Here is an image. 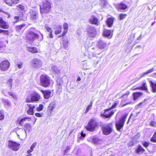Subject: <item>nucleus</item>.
I'll return each instance as SVG.
<instances>
[{"instance_id":"1","label":"nucleus","mask_w":156,"mask_h":156,"mask_svg":"<svg viewBox=\"0 0 156 156\" xmlns=\"http://www.w3.org/2000/svg\"><path fill=\"white\" fill-rule=\"evenodd\" d=\"M41 14L48 13L51 10V3L48 0L44 1L40 5Z\"/></svg>"},{"instance_id":"2","label":"nucleus","mask_w":156,"mask_h":156,"mask_svg":"<svg viewBox=\"0 0 156 156\" xmlns=\"http://www.w3.org/2000/svg\"><path fill=\"white\" fill-rule=\"evenodd\" d=\"M128 115V114H125L118 121L116 122L115 127L117 131L121 132L122 130V128Z\"/></svg>"},{"instance_id":"3","label":"nucleus","mask_w":156,"mask_h":156,"mask_svg":"<svg viewBox=\"0 0 156 156\" xmlns=\"http://www.w3.org/2000/svg\"><path fill=\"white\" fill-rule=\"evenodd\" d=\"M40 80L41 85L45 87H48L51 83L50 77L45 74L41 75Z\"/></svg>"},{"instance_id":"4","label":"nucleus","mask_w":156,"mask_h":156,"mask_svg":"<svg viewBox=\"0 0 156 156\" xmlns=\"http://www.w3.org/2000/svg\"><path fill=\"white\" fill-rule=\"evenodd\" d=\"M98 125L97 122L94 119H92L89 121L86 128L87 130L92 132L94 130Z\"/></svg>"},{"instance_id":"5","label":"nucleus","mask_w":156,"mask_h":156,"mask_svg":"<svg viewBox=\"0 0 156 156\" xmlns=\"http://www.w3.org/2000/svg\"><path fill=\"white\" fill-rule=\"evenodd\" d=\"M112 125L111 123L107 124L102 128L103 133L105 135L110 134L112 130Z\"/></svg>"},{"instance_id":"6","label":"nucleus","mask_w":156,"mask_h":156,"mask_svg":"<svg viewBox=\"0 0 156 156\" xmlns=\"http://www.w3.org/2000/svg\"><path fill=\"white\" fill-rule=\"evenodd\" d=\"M88 36L90 38L95 37L97 35L96 29L94 27L88 26L87 29Z\"/></svg>"},{"instance_id":"7","label":"nucleus","mask_w":156,"mask_h":156,"mask_svg":"<svg viewBox=\"0 0 156 156\" xmlns=\"http://www.w3.org/2000/svg\"><path fill=\"white\" fill-rule=\"evenodd\" d=\"M20 144L16 142L11 140L9 141L8 147L11 149L15 151H17L19 148Z\"/></svg>"},{"instance_id":"8","label":"nucleus","mask_w":156,"mask_h":156,"mask_svg":"<svg viewBox=\"0 0 156 156\" xmlns=\"http://www.w3.org/2000/svg\"><path fill=\"white\" fill-rule=\"evenodd\" d=\"M97 46L99 49L104 50L107 48V44L105 41L100 39L97 41Z\"/></svg>"},{"instance_id":"9","label":"nucleus","mask_w":156,"mask_h":156,"mask_svg":"<svg viewBox=\"0 0 156 156\" xmlns=\"http://www.w3.org/2000/svg\"><path fill=\"white\" fill-rule=\"evenodd\" d=\"M32 66L34 68H38L41 66L42 62L37 58H34L31 61Z\"/></svg>"},{"instance_id":"10","label":"nucleus","mask_w":156,"mask_h":156,"mask_svg":"<svg viewBox=\"0 0 156 156\" xmlns=\"http://www.w3.org/2000/svg\"><path fill=\"white\" fill-rule=\"evenodd\" d=\"M10 63L7 60L2 61L0 64V69L2 71L6 70L9 67Z\"/></svg>"},{"instance_id":"11","label":"nucleus","mask_w":156,"mask_h":156,"mask_svg":"<svg viewBox=\"0 0 156 156\" xmlns=\"http://www.w3.org/2000/svg\"><path fill=\"white\" fill-rule=\"evenodd\" d=\"M29 13L30 18L33 20L36 21L38 19V12L35 10H30Z\"/></svg>"},{"instance_id":"12","label":"nucleus","mask_w":156,"mask_h":156,"mask_svg":"<svg viewBox=\"0 0 156 156\" xmlns=\"http://www.w3.org/2000/svg\"><path fill=\"white\" fill-rule=\"evenodd\" d=\"M114 112L109 109L105 110L103 114H101V115L102 117L108 118L111 117L113 114Z\"/></svg>"},{"instance_id":"13","label":"nucleus","mask_w":156,"mask_h":156,"mask_svg":"<svg viewBox=\"0 0 156 156\" xmlns=\"http://www.w3.org/2000/svg\"><path fill=\"white\" fill-rule=\"evenodd\" d=\"M27 37L29 40L31 41H33L34 39H37L39 37L37 33H28Z\"/></svg>"},{"instance_id":"14","label":"nucleus","mask_w":156,"mask_h":156,"mask_svg":"<svg viewBox=\"0 0 156 156\" xmlns=\"http://www.w3.org/2000/svg\"><path fill=\"white\" fill-rule=\"evenodd\" d=\"M116 6L118 9L122 10H126L128 8L127 5L125 2L124 1L116 4Z\"/></svg>"},{"instance_id":"15","label":"nucleus","mask_w":156,"mask_h":156,"mask_svg":"<svg viewBox=\"0 0 156 156\" xmlns=\"http://www.w3.org/2000/svg\"><path fill=\"white\" fill-rule=\"evenodd\" d=\"M27 105L29 108L27 111V113L29 115H33L34 114V109L35 108V106L30 104H28Z\"/></svg>"},{"instance_id":"16","label":"nucleus","mask_w":156,"mask_h":156,"mask_svg":"<svg viewBox=\"0 0 156 156\" xmlns=\"http://www.w3.org/2000/svg\"><path fill=\"white\" fill-rule=\"evenodd\" d=\"M89 21L90 23H91L95 24L97 26H98L99 24L98 19L94 16H91Z\"/></svg>"},{"instance_id":"17","label":"nucleus","mask_w":156,"mask_h":156,"mask_svg":"<svg viewBox=\"0 0 156 156\" xmlns=\"http://www.w3.org/2000/svg\"><path fill=\"white\" fill-rule=\"evenodd\" d=\"M56 100L53 101L50 104V105L48 106V110L50 113H51L56 107Z\"/></svg>"},{"instance_id":"18","label":"nucleus","mask_w":156,"mask_h":156,"mask_svg":"<svg viewBox=\"0 0 156 156\" xmlns=\"http://www.w3.org/2000/svg\"><path fill=\"white\" fill-rule=\"evenodd\" d=\"M61 45L63 48L66 50L69 45V40L67 39L63 38Z\"/></svg>"},{"instance_id":"19","label":"nucleus","mask_w":156,"mask_h":156,"mask_svg":"<svg viewBox=\"0 0 156 156\" xmlns=\"http://www.w3.org/2000/svg\"><path fill=\"white\" fill-rule=\"evenodd\" d=\"M31 128V125L29 123H26L25 124L24 130L22 129V133L25 135L26 136H27L26 131H30Z\"/></svg>"},{"instance_id":"20","label":"nucleus","mask_w":156,"mask_h":156,"mask_svg":"<svg viewBox=\"0 0 156 156\" xmlns=\"http://www.w3.org/2000/svg\"><path fill=\"white\" fill-rule=\"evenodd\" d=\"M115 18L113 17L108 18L106 21V24L109 27H111L112 26Z\"/></svg>"},{"instance_id":"21","label":"nucleus","mask_w":156,"mask_h":156,"mask_svg":"<svg viewBox=\"0 0 156 156\" xmlns=\"http://www.w3.org/2000/svg\"><path fill=\"white\" fill-rule=\"evenodd\" d=\"M0 27L3 29H8L9 26L7 23L4 21L2 17H0Z\"/></svg>"},{"instance_id":"22","label":"nucleus","mask_w":156,"mask_h":156,"mask_svg":"<svg viewBox=\"0 0 156 156\" xmlns=\"http://www.w3.org/2000/svg\"><path fill=\"white\" fill-rule=\"evenodd\" d=\"M41 91L44 96V98L45 99H48L50 98L51 93L50 91L49 90H41Z\"/></svg>"},{"instance_id":"23","label":"nucleus","mask_w":156,"mask_h":156,"mask_svg":"<svg viewBox=\"0 0 156 156\" xmlns=\"http://www.w3.org/2000/svg\"><path fill=\"white\" fill-rule=\"evenodd\" d=\"M140 133H137L133 138L132 140L131 141L130 143L132 145H133L136 142H137V139L139 138L140 136Z\"/></svg>"},{"instance_id":"24","label":"nucleus","mask_w":156,"mask_h":156,"mask_svg":"<svg viewBox=\"0 0 156 156\" xmlns=\"http://www.w3.org/2000/svg\"><path fill=\"white\" fill-rule=\"evenodd\" d=\"M31 96L32 101H38L40 100V95L37 93H35Z\"/></svg>"},{"instance_id":"25","label":"nucleus","mask_w":156,"mask_h":156,"mask_svg":"<svg viewBox=\"0 0 156 156\" xmlns=\"http://www.w3.org/2000/svg\"><path fill=\"white\" fill-rule=\"evenodd\" d=\"M150 86L151 87L152 92L153 93L156 92V82H152L151 81H150Z\"/></svg>"},{"instance_id":"26","label":"nucleus","mask_w":156,"mask_h":156,"mask_svg":"<svg viewBox=\"0 0 156 156\" xmlns=\"http://www.w3.org/2000/svg\"><path fill=\"white\" fill-rule=\"evenodd\" d=\"M135 89H139L142 90L147 91V87L146 84V83L145 82H143L142 86L139 87L135 88Z\"/></svg>"},{"instance_id":"27","label":"nucleus","mask_w":156,"mask_h":156,"mask_svg":"<svg viewBox=\"0 0 156 156\" xmlns=\"http://www.w3.org/2000/svg\"><path fill=\"white\" fill-rule=\"evenodd\" d=\"M90 139L92 140V142L94 144H99L101 141V140L97 137H90Z\"/></svg>"},{"instance_id":"28","label":"nucleus","mask_w":156,"mask_h":156,"mask_svg":"<svg viewBox=\"0 0 156 156\" xmlns=\"http://www.w3.org/2000/svg\"><path fill=\"white\" fill-rule=\"evenodd\" d=\"M27 49L32 53H36L38 52L37 49L34 47H27Z\"/></svg>"},{"instance_id":"29","label":"nucleus","mask_w":156,"mask_h":156,"mask_svg":"<svg viewBox=\"0 0 156 156\" xmlns=\"http://www.w3.org/2000/svg\"><path fill=\"white\" fill-rule=\"evenodd\" d=\"M31 120L30 117H25L21 119L19 121V124L20 125H22L24 123V122L26 121H30Z\"/></svg>"},{"instance_id":"30","label":"nucleus","mask_w":156,"mask_h":156,"mask_svg":"<svg viewBox=\"0 0 156 156\" xmlns=\"http://www.w3.org/2000/svg\"><path fill=\"white\" fill-rule=\"evenodd\" d=\"M145 151V150L140 145H139L136 150V153L138 154L142 153Z\"/></svg>"},{"instance_id":"31","label":"nucleus","mask_w":156,"mask_h":156,"mask_svg":"<svg viewBox=\"0 0 156 156\" xmlns=\"http://www.w3.org/2000/svg\"><path fill=\"white\" fill-rule=\"evenodd\" d=\"M143 93L140 92L133 93V99L135 100L138 98L140 96L142 95Z\"/></svg>"},{"instance_id":"32","label":"nucleus","mask_w":156,"mask_h":156,"mask_svg":"<svg viewBox=\"0 0 156 156\" xmlns=\"http://www.w3.org/2000/svg\"><path fill=\"white\" fill-rule=\"evenodd\" d=\"M112 32L110 30H105L104 31V35L106 37H109L111 35Z\"/></svg>"},{"instance_id":"33","label":"nucleus","mask_w":156,"mask_h":156,"mask_svg":"<svg viewBox=\"0 0 156 156\" xmlns=\"http://www.w3.org/2000/svg\"><path fill=\"white\" fill-rule=\"evenodd\" d=\"M17 9L20 11H24V7L21 5H18L16 6Z\"/></svg>"},{"instance_id":"34","label":"nucleus","mask_w":156,"mask_h":156,"mask_svg":"<svg viewBox=\"0 0 156 156\" xmlns=\"http://www.w3.org/2000/svg\"><path fill=\"white\" fill-rule=\"evenodd\" d=\"M84 55L85 57H86L87 58H91L92 57V55H93V54H90V53H89V50H87L85 51Z\"/></svg>"},{"instance_id":"35","label":"nucleus","mask_w":156,"mask_h":156,"mask_svg":"<svg viewBox=\"0 0 156 156\" xmlns=\"http://www.w3.org/2000/svg\"><path fill=\"white\" fill-rule=\"evenodd\" d=\"M2 101L5 106H9L10 105V102L7 99H2Z\"/></svg>"},{"instance_id":"36","label":"nucleus","mask_w":156,"mask_h":156,"mask_svg":"<svg viewBox=\"0 0 156 156\" xmlns=\"http://www.w3.org/2000/svg\"><path fill=\"white\" fill-rule=\"evenodd\" d=\"M154 68H152L151 69L147 71V72H144L143 73V75L142 76V77L144 76L145 75L147 74L152 73L154 71Z\"/></svg>"},{"instance_id":"37","label":"nucleus","mask_w":156,"mask_h":156,"mask_svg":"<svg viewBox=\"0 0 156 156\" xmlns=\"http://www.w3.org/2000/svg\"><path fill=\"white\" fill-rule=\"evenodd\" d=\"M3 1L9 6H12L13 5H15L12 3L11 0H3Z\"/></svg>"},{"instance_id":"38","label":"nucleus","mask_w":156,"mask_h":156,"mask_svg":"<svg viewBox=\"0 0 156 156\" xmlns=\"http://www.w3.org/2000/svg\"><path fill=\"white\" fill-rule=\"evenodd\" d=\"M107 4L106 0H100V5L102 7H104Z\"/></svg>"},{"instance_id":"39","label":"nucleus","mask_w":156,"mask_h":156,"mask_svg":"<svg viewBox=\"0 0 156 156\" xmlns=\"http://www.w3.org/2000/svg\"><path fill=\"white\" fill-rule=\"evenodd\" d=\"M38 32V31L35 28L32 27L30 28L28 33H37Z\"/></svg>"},{"instance_id":"40","label":"nucleus","mask_w":156,"mask_h":156,"mask_svg":"<svg viewBox=\"0 0 156 156\" xmlns=\"http://www.w3.org/2000/svg\"><path fill=\"white\" fill-rule=\"evenodd\" d=\"M57 82L58 85L59 86L58 87H59V89L60 90H61V86L62 85V81L58 79L57 80Z\"/></svg>"},{"instance_id":"41","label":"nucleus","mask_w":156,"mask_h":156,"mask_svg":"<svg viewBox=\"0 0 156 156\" xmlns=\"http://www.w3.org/2000/svg\"><path fill=\"white\" fill-rule=\"evenodd\" d=\"M151 141L153 142H156V132L154 133L153 137L151 139Z\"/></svg>"},{"instance_id":"42","label":"nucleus","mask_w":156,"mask_h":156,"mask_svg":"<svg viewBox=\"0 0 156 156\" xmlns=\"http://www.w3.org/2000/svg\"><path fill=\"white\" fill-rule=\"evenodd\" d=\"M86 136L85 133H84L83 131H82L80 134L78 135V137L80 139H82Z\"/></svg>"},{"instance_id":"43","label":"nucleus","mask_w":156,"mask_h":156,"mask_svg":"<svg viewBox=\"0 0 156 156\" xmlns=\"http://www.w3.org/2000/svg\"><path fill=\"white\" fill-rule=\"evenodd\" d=\"M4 118V113L2 111L0 110V120H3Z\"/></svg>"},{"instance_id":"44","label":"nucleus","mask_w":156,"mask_h":156,"mask_svg":"<svg viewBox=\"0 0 156 156\" xmlns=\"http://www.w3.org/2000/svg\"><path fill=\"white\" fill-rule=\"evenodd\" d=\"M3 33V34L5 35H7L9 34L8 30H2L0 29V33Z\"/></svg>"},{"instance_id":"45","label":"nucleus","mask_w":156,"mask_h":156,"mask_svg":"<svg viewBox=\"0 0 156 156\" xmlns=\"http://www.w3.org/2000/svg\"><path fill=\"white\" fill-rule=\"evenodd\" d=\"M9 94L14 99H17V97L16 94L13 93L12 92H9Z\"/></svg>"},{"instance_id":"46","label":"nucleus","mask_w":156,"mask_h":156,"mask_svg":"<svg viewBox=\"0 0 156 156\" xmlns=\"http://www.w3.org/2000/svg\"><path fill=\"white\" fill-rule=\"evenodd\" d=\"M25 24H22L21 25H18L16 26V30L17 31L20 30L21 28L25 26Z\"/></svg>"},{"instance_id":"47","label":"nucleus","mask_w":156,"mask_h":156,"mask_svg":"<svg viewBox=\"0 0 156 156\" xmlns=\"http://www.w3.org/2000/svg\"><path fill=\"white\" fill-rule=\"evenodd\" d=\"M126 15L124 13L120 14L119 15V17L120 20H122L126 17Z\"/></svg>"},{"instance_id":"48","label":"nucleus","mask_w":156,"mask_h":156,"mask_svg":"<svg viewBox=\"0 0 156 156\" xmlns=\"http://www.w3.org/2000/svg\"><path fill=\"white\" fill-rule=\"evenodd\" d=\"M59 27H60L61 28L60 29H59L56 30H55V33L56 34H59L61 32L62 26H59Z\"/></svg>"},{"instance_id":"49","label":"nucleus","mask_w":156,"mask_h":156,"mask_svg":"<svg viewBox=\"0 0 156 156\" xmlns=\"http://www.w3.org/2000/svg\"><path fill=\"white\" fill-rule=\"evenodd\" d=\"M43 108V106L42 105H40L39 107H37V111L39 112L42 110Z\"/></svg>"},{"instance_id":"50","label":"nucleus","mask_w":156,"mask_h":156,"mask_svg":"<svg viewBox=\"0 0 156 156\" xmlns=\"http://www.w3.org/2000/svg\"><path fill=\"white\" fill-rule=\"evenodd\" d=\"M142 144L143 146L146 148L149 145V142L146 141L143 142Z\"/></svg>"},{"instance_id":"51","label":"nucleus","mask_w":156,"mask_h":156,"mask_svg":"<svg viewBox=\"0 0 156 156\" xmlns=\"http://www.w3.org/2000/svg\"><path fill=\"white\" fill-rule=\"evenodd\" d=\"M63 27L64 30H68V25L67 23H65L63 24Z\"/></svg>"},{"instance_id":"52","label":"nucleus","mask_w":156,"mask_h":156,"mask_svg":"<svg viewBox=\"0 0 156 156\" xmlns=\"http://www.w3.org/2000/svg\"><path fill=\"white\" fill-rule=\"evenodd\" d=\"M91 108L92 106H91V105H89L87 106L86 109L85 113H87V112H88L89 110H90L91 109Z\"/></svg>"},{"instance_id":"53","label":"nucleus","mask_w":156,"mask_h":156,"mask_svg":"<svg viewBox=\"0 0 156 156\" xmlns=\"http://www.w3.org/2000/svg\"><path fill=\"white\" fill-rule=\"evenodd\" d=\"M71 149V147L69 146H67L66 149L64 151V154L65 155V154L68 152Z\"/></svg>"},{"instance_id":"54","label":"nucleus","mask_w":156,"mask_h":156,"mask_svg":"<svg viewBox=\"0 0 156 156\" xmlns=\"http://www.w3.org/2000/svg\"><path fill=\"white\" fill-rule=\"evenodd\" d=\"M32 101V96H31V97H28L27 98L26 102H31Z\"/></svg>"},{"instance_id":"55","label":"nucleus","mask_w":156,"mask_h":156,"mask_svg":"<svg viewBox=\"0 0 156 156\" xmlns=\"http://www.w3.org/2000/svg\"><path fill=\"white\" fill-rule=\"evenodd\" d=\"M51 69L55 72L57 71V66H52L51 67Z\"/></svg>"},{"instance_id":"56","label":"nucleus","mask_w":156,"mask_h":156,"mask_svg":"<svg viewBox=\"0 0 156 156\" xmlns=\"http://www.w3.org/2000/svg\"><path fill=\"white\" fill-rule=\"evenodd\" d=\"M36 116L38 117H41L43 116V114L40 113H36L35 114Z\"/></svg>"},{"instance_id":"57","label":"nucleus","mask_w":156,"mask_h":156,"mask_svg":"<svg viewBox=\"0 0 156 156\" xmlns=\"http://www.w3.org/2000/svg\"><path fill=\"white\" fill-rule=\"evenodd\" d=\"M134 35H131L129 39V41H130V42H132L134 39Z\"/></svg>"},{"instance_id":"58","label":"nucleus","mask_w":156,"mask_h":156,"mask_svg":"<svg viewBox=\"0 0 156 156\" xmlns=\"http://www.w3.org/2000/svg\"><path fill=\"white\" fill-rule=\"evenodd\" d=\"M13 81V80L12 79L10 78L9 80L8 81V83L10 85V87L11 88L12 87V83Z\"/></svg>"},{"instance_id":"59","label":"nucleus","mask_w":156,"mask_h":156,"mask_svg":"<svg viewBox=\"0 0 156 156\" xmlns=\"http://www.w3.org/2000/svg\"><path fill=\"white\" fill-rule=\"evenodd\" d=\"M36 145H37L36 143H34L30 147V149L31 150H33L34 148H35V147L36 146Z\"/></svg>"},{"instance_id":"60","label":"nucleus","mask_w":156,"mask_h":156,"mask_svg":"<svg viewBox=\"0 0 156 156\" xmlns=\"http://www.w3.org/2000/svg\"><path fill=\"white\" fill-rule=\"evenodd\" d=\"M150 125L152 126L156 127V122L154 121L151 122L150 123Z\"/></svg>"},{"instance_id":"61","label":"nucleus","mask_w":156,"mask_h":156,"mask_svg":"<svg viewBox=\"0 0 156 156\" xmlns=\"http://www.w3.org/2000/svg\"><path fill=\"white\" fill-rule=\"evenodd\" d=\"M17 66L19 68H21L23 65V63L20 62V63L16 64Z\"/></svg>"},{"instance_id":"62","label":"nucleus","mask_w":156,"mask_h":156,"mask_svg":"<svg viewBox=\"0 0 156 156\" xmlns=\"http://www.w3.org/2000/svg\"><path fill=\"white\" fill-rule=\"evenodd\" d=\"M117 103L116 102H115L114 104L113 105H112V107H111V108H110V109H113L114 108H115L116 106H117Z\"/></svg>"},{"instance_id":"63","label":"nucleus","mask_w":156,"mask_h":156,"mask_svg":"<svg viewBox=\"0 0 156 156\" xmlns=\"http://www.w3.org/2000/svg\"><path fill=\"white\" fill-rule=\"evenodd\" d=\"M20 0H11V1L12 2V3L14 4L18 3Z\"/></svg>"},{"instance_id":"64","label":"nucleus","mask_w":156,"mask_h":156,"mask_svg":"<svg viewBox=\"0 0 156 156\" xmlns=\"http://www.w3.org/2000/svg\"><path fill=\"white\" fill-rule=\"evenodd\" d=\"M46 29L47 31L49 32H52V29L50 27H48L46 28Z\"/></svg>"}]
</instances>
